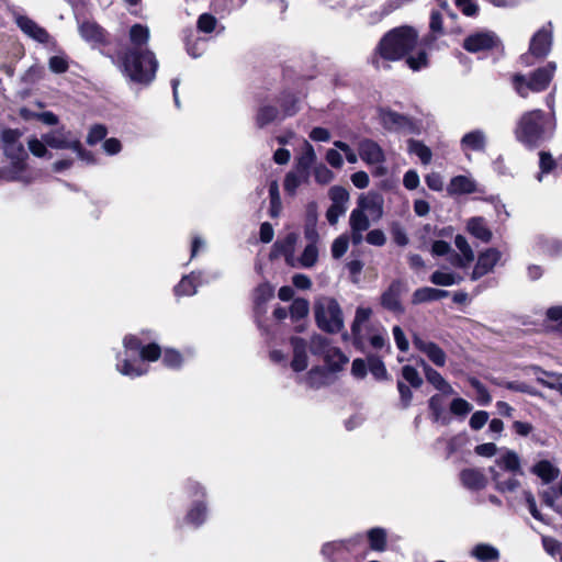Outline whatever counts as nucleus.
Returning a JSON list of instances; mask_svg holds the SVG:
<instances>
[{
    "label": "nucleus",
    "instance_id": "f257e3e1",
    "mask_svg": "<svg viewBox=\"0 0 562 562\" xmlns=\"http://www.w3.org/2000/svg\"><path fill=\"white\" fill-rule=\"evenodd\" d=\"M149 38L147 25H132L128 31L130 47L120 56L123 74L139 85L150 83L158 68L155 53L147 47Z\"/></svg>",
    "mask_w": 562,
    "mask_h": 562
},
{
    "label": "nucleus",
    "instance_id": "f03ea898",
    "mask_svg": "<svg viewBox=\"0 0 562 562\" xmlns=\"http://www.w3.org/2000/svg\"><path fill=\"white\" fill-rule=\"evenodd\" d=\"M123 346L124 353L117 356L116 370L130 378L145 374L148 367L144 364V361H156L161 355L158 345L143 346L142 341L133 335L125 336Z\"/></svg>",
    "mask_w": 562,
    "mask_h": 562
},
{
    "label": "nucleus",
    "instance_id": "7ed1b4c3",
    "mask_svg": "<svg viewBox=\"0 0 562 562\" xmlns=\"http://www.w3.org/2000/svg\"><path fill=\"white\" fill-rule=\"evenodd\" d=\"M384 213V199L374 191L362 193L357 200V206L349 216L350 239L353 245L363 240V233L368 231L371 222L380 221Z\"/></svg>",
    "mask_w": 562,
    "mask_h": 562
},
{
    "label": "nucleus",
    "instance_id": "20e7f679",
    "mask_svg": "<svg viewBox=\"0 0 562 562\" xmlns=\"http://www.w3.org/2000/svg\"><path fill=\"white\" fill-rule=\"evenodd\" d=\"M555 130V119L547 117L539 110L524 112L517 120L514 134L516 139L528 148H536L541 142L550 138Z\"/></svg>",
    "mask_w": 562,
    "mask_h": 562
},
{
    "label": "nucleus",
    "instance_id": "39448f33",
    "mask_svg": "<svg viewBox=\"0 0 562 562\" xmlns=\"http://www.w3.org/2000/svg\"><path fill=\"white\" fill-rule=\"evenodd\" d=\"M417 38V32L413 27H395L382 37L378 52L386 60H398L415 47Z\"/></svg>",
    "mask_w": 562,
    "mask_h": 562
},
{
    "label": "nucleus",
    "instance_id": "423d86ee",
    "mask_svg": "<svg viewBox=\"0 0 562 562\" xmlns=\"http://www.w3.org/2000/svg\"><path fill=\"white\" fill-rule=\"evenodd\" d=\"M557 70L554 61L539 67L530 75L515 74L512 77V85L517 94L524 99L529 97L530 92L539 93L548 89Z\"/></svg>",
    "mask_w": 562,
    "mask_h": 562
},
{
    "label": "nucleus",
    "instance_id": "0eeeda50",
    "mask_svg": "<svg viewBox=\"0 0 562 562\" xmlns=\"http://www.w3.org/2000/svg\"><path fill=\"white\" fill-rule=\"evenodd\" d=\"M314 316L319 329L337 334L345 328L342 310L334 297L321 296L314 302Z\"/></svg>",
    "mask_w": 562,
    "mask_h": 562
},
{
    "label": "nucleus",
    "instance_id": "6e6552de",
    "mask_svg": "<svg viewBox=\"0 0 562 562\" xmlns=\"http://www.w3.org/2000/svg\"><path fill=\"white\" fill-rule=\"evenodd\" d=\"M553 43V26L549 22L539 29L530 38L528 52L520 57L521 64L531 66L532 57L537 59H544L551 52Z\"/></svg>",
    "mask_w": 562,
    "mask_h": 562
},
{
    "label": "nucleus",
    "instance_id": "1a4fd4ad",
    "mask_svg": "<svg viewBox=\"0 0 562 562\" xmlns=\"http://www.w3.org/2000/svg\"><path fill=\"white\" fill-rule=\"evenodd\" d=\"M20 137L21 133L18 130H7L2 133L5 156L11 159L15 168L23 169L27 154L23 144L20 142Z\"/></svg>",
    "mask_w": 562,
    "mask_h": 562
},
{
    "label": "nucleus",
    "instance_id": "9d476101",
    "mask_svg": "<svg viewBox=\"0 0 562 562\" xmlns=\"http://www.w3.org/2000/svg\"><path fill=\"white\" fill-rule=\"evenodd\" d=\"M328 196L331 204L326 212V220L330 225H336L348 209L349 192L340 186H334L329 189Z\"/></svg>",
    "mask_w": 562,
    "mask_h": 562
},
{
    "label": "nucleus",
    "instance_id": "9b49d317",
    "mask_svg": "<svg viewBox=\"0 0 562 562\" xmlns=\"http://www.w3.org/2000/svg\"><path fill=\"white\" fill-rule=\"evenodd\" d=\"M359 157L368 165H381L385 160V155L381 146L372 139H363L358 145ZM386 169L378 166L375 175L382 176Z\"/></svg>",
    "mask_w": 562,
    "mask_h": 562
},
{
    "label": "nucleus",
    "instance_id": "f8f14e48",
    "mask_svg": "<svg viewBox=\"0 0 562 562\" xmlns=\"http://www.w3.org/2000/svg\"><path fill=\"white\" fill-rule=\"evenodd\" d=\"M379 117L380 123L389 131L414 133L416 130L414 122L409 117L390 109H381Z\"/></svg>",
    "mask_w": 562,
    "mask_h": 562
},
{
    "label": "nucleus",
    "instance_id": "ddd939ff",
    "mask_svg": "<svg viewBox=\"0 0 562 562\" xmlns=\"http://www.w3.org/2000/svg\"><path fill=\"white\" fill-rule=\"evenodd\" d=\"M499 44L498 36L492 31H480L470 34L463 41V48L470 53L492 49Z\"/></svg>",
    "mask_w": 562,
    "mask_h": 562
},
{
    "label": "nucleus",
    "instance_id": "4468645a",
    "mask_svg": "<svg viewBox=\"0 0 562 562\" xmlns=\"http://www.w3.org/2000/svg\"><path fill=\"white\" fill-rule=\"evenodd\" d=\"M502 252L496 248H487L477 256L476 263L471 273V280L476 281L491 273L499 262Z\"/></svg>",
    "mask_w": 562,
    "mask_h": 562
},
{
    "label": "nucleus",
    "instance_id": "2eb2a0df",
    "mask_svg": "<svg viewBox=\"0 0 562 562\" xmlns=\"http://www.w3.org/2000/svg\"><path fill=\"white\" fill-rule=\"evenodd\" d=\"M43 140L54 149H77L78 137L64 126L43 134Z\"/></svg>",
    "mask_w": 562,
    "mask_h": 562
},
{
    "label": "nucleus",
    "instance_id": "dca6fc26",
    "mask_svg": "<svg viewBox=\"0 0 562 562\" xmlns=\"http://www.w3.org/2000/svg\"><path fill=\"white\" fill-rule=\"evenodd\" d=\"M373 314L371 307L358 306L355 312V317L351 323V335L356 345H362L366 338L364 333H368V327L374 326L370 323Z\"/></svg>",
    "mask_w": 562,
    "mask_h": 562
},
{
    "label": "nucleus",
    "instance_id": "f3484780",
    "mask_svg": "<svg viewBox=\"0 0 562 562\" xmlns=\"http://www.w3.org/2000/svg\"><path fill=\"white\" fill-rule=\"evenodd\" d=\"M299 241V234L291 232L286 234L283 238L278 239L273 244L272 248V257H283L284 261L288 266L292 267L296 255V244Z\"/></svg>",
    "mask_w": 562,
    "mask_h": 562
},
{
    "label": "nucleus",
    "instance_id": "a211bd4d",
    "mask_svg": "<svg viewBox=\"0 0 562 562\" xmlns=\"http://www.w3.org/2000/svg\"><path fill=\"white\" fill-rule=\"evenodd\" d=\"M413 345L420 352L425 353L435 366L443 367L446 364V352L437 344L414 334Z\"/></svg>",
    "mask_w": 562,
    "mask_h": 562
},
{
    "label": "nucleus",
    "instance_id": "6ab92c4d",
    "mask_svg": "<svg viewBox=\"0 0 562 562\" xmlns=\"http://www.w3.org/2000/svg\"><path fill=\"white\" fill-rule=\"evenodd\" d=\"M404 291L405 286L402 281H393L381 295V305L389 311L402 313L404 310L401 303V295Z\"/></svg>",
    "mask_w": 562,
    "mask_h": 562
},
{
    "label": "nucleus",
    "instance_id": "aec40b11",
    "mask_svg": "<svg viewBox=\"0 0 562 562\" xmlns=\"http://www.w3.org/2000/svg\"><path fill=\"white\" fill-rule=\"evenodd\" d=\"M14 20L20 30L30 38L43 44L49 41V34L46 30L29 16L16 14Z\"/></svg>",
    "mask_w": 562,
    "mask_h": 562
},
{
    "label": "nucleus",
    "instance_id": "412c9836",
    "mask_svg": "<svg viewBox=\"0 0 562 562\" xmlns=\"http://www.w3.org/2000/svg\"><path fill=\"white\" fill-rule=\"evenodd\" d=\"M486 143V134L482 130H474L463 135L460 147L468 155L469 151H484Z\"/></svg>",
    "mask_w": 562,
    "mask_h": 562
},
{
    "label": "nucleus",
    "instance_id": "4be33fe9",
    "mask_svg": "<svg viewBox=\"0 0 562 562\" xmlns=\"http://www.w3.org/2000/svg\"><path fill=\"white\" fill-rule=\"evenodd\" d=\"M496 467L507 471L514 475H522L521 462L519 456L513 451L505 449L495 460Z\"/></svg>",
    "mask_w": 562,
    "mask_h": 562
},
{
    "label": "nucleus",
    "instance_id": "5701e85b",
    "mask_svg": "<svg viewBox=\"0 0 562 562\" xmlns=\"http://www.w3.org/2000/svg\"><path fill=\"white\" fill-rule=\"evenodd\" d=\"M79 33L91 45L102 44L106 40L105 31L93 21H83L79 25Z\"/></svg>",
    "mask_w": 562,
    "mask_h": 562
},
{
    "label": "nucleus",
    "instance_id": "b1692460",
    "mask_svg": "<svg viewBox=\"0 0 562 562\" xmlns=\"http://www.w3.org/2000/svg\"><path fill=\"white\" fill-rule=\"evenodd\" d=\"M490 473L494 483V487L501 493H513L516 492L520 486V482L514 474L505 477L504 474L495 467L490 468Z\"/></svg>",
    "mask_w": 562,
    "mask_h": 562
},
{
    "label": "nucleus",
    "instance_id": "393cba45",
    "mask_svg": "<svg viewBox=\"0 0 562 562\" xmlns=\"http://www.w3.org/2000/svg\"><path fill=\"white\" fill-rule=\"evenodd\" d=\"M467 231L476 239L483 243H490L493 238V233L487 226L484 217L474 216L467 221Z\"/></svg>",
    "mask_w": 562,
    "mask_h": 562
},
{
    "label": "nucleus",
    "instance_id": "a878e982",
    "mask_svg": "<svg viewBox=\"0 0 562 562\" xmlns=\"http://www.w3.org/2000/svg\"><path fill=\"white\" fill-rule=\"evenodd\" d=\"M291 345L293 347V359L291 361V368L296 372H301L307 368V345L304 339L299 337H293L291 339Z\"/></svg>",
    "mask_w": 562,
    "mask_h": 562
},
{
    "label": "nucleus",
    "instance_id": "bb28decb",
    "mask_svg": "<svg viewBox=\"0 0 562 562\" xmlns=\"http://www.w3.org/2000/svg\"><path fill=\"white\" fill-rule=\"evenodd\" d=\"M422 366L424 368V373L427 381L434 385L436 390L441 392L443 395H452L454 390L452 386L446 381V379L434 368L427 364L424 360H422Z\"/></svg>",
    "mask_w": 562,
    "mask_h": 562
},
{
    "label": "nucleus",
    "instance_id": "cd10ccee",
    "mask_svg": "<svg viewBox=\"0 0 562 562\" xmlns=\"http://www.w3.org/2000/svg\"><path fill=\"white\" fill-rule=\"evenodd\" d=\"M531 473L537 475L543 484H549L558 479L560 474L559 468L553 465L548 460H540L536 462L531 469Z\"/></svg>",
    "mask_w": 562,
    "mask_h": 562
},
{
    "label": "nucleus",
    "instance_id": "c85d7f7f",
    "mask_svg": "<svg viewBox=\"0 0 562 562\" xmlns=\"http://www.w3.org/2000/svg\"><path fill=\"white\" fill-rule=\"evenodd\" d=\"M476 190L473 179L467 176H457L450 180L447 191L450 195L470 194Z\"/></svg>",
    "mask_w": 562,
    "mask_h": 562
},
{
    "label": "nucleus",
    "instance_id": "c756f323",
    "mask_svg": "<svg viewBox=\"0 0 562 562\" xmlns=\"http://www.w3.org/2000/svg\"><path fill=\"white\" fill-rule=\"evenodd\" d=\"M318 247L316 244H307L300 256H296L292 268H313L318 261Z\"/></svg>",
    "mask_w": 562,
    "mask_h": 562
},
{
    "label": "nucleus",
    "instance_id": "7c9ffc66",
    "mask_svg": "<svg viewBox=\"0 0 562 562\" xmlns=\"http://www.w3.org/2000/svg\"><path fill=\"white\" fill-rule=\"evenodd\" d=\"M460 477L463 485L471 490H481L487 483L484 473L479 469H465L461 472Z\"/></svg>",
    "mask_w": 562,
    "mask_h": 562
},
{
    "label": "nucleus",
    "instance_id": "2f4dec72",
    "mask_svg": "<svg viewBox=\"0 0 562 562\" xmlns=\"http://www.w3.org/2000/svg\"><path fill=\"white\" fill-rule=\"evenodd\" d=\"M470 555L480 562L497 561L501 557L498 549L490 543L475 544L471 549Z\"/></svg>",
    "mask_w": 562,
    "mask_h": 562
},
{
    "label": "nucleus",
    "instance_id": "473e14b6",
    "mask_svg": "<svg viewBox=\"0 0 562 562\" xmlns=\"http://www.w3.org/2000/svg\"><path fill=\"white\" fill-rule=\"evenodd\" d=\"M201 273L192 272L190 276H186L181 279L178 285L175 288V292L178 296L181 295H193L196 293V288L200 284Z\"/></svg>",
    "mask_w": 562,
    "mask_h": 562
},
{
    "label": "nucleus",
    "instance_id": "72a5a7b5",
    "mask_svg": "<svg viewBox=\"0 0 562 562\" xmlns=\"http://www.w3.org/2000/svg\"><path fill=\"white\" fill-rule=\"evenodd\" d=\"M316 160V154L310 143L305 144L304 151L296 161L295 169L310 176V169Z\"/></svg>",
    "mask_w": 562,
    "mask_h": 562
},
{
    "label": "nucleus",
    "instance_id": "f704fd0d",
    "mask_svg": "<svg viewBox=\"0 0 562 562\" xmlns=\"http://www.w3.org/2000/svg\"><path fill=\"white\" fill-rule=\"evenodd\" d=\"M310 176L304 172H300L294 169L290 171L284 179V190L286 193L293 195L295 194L296 189L302 184L308 181Z\"/></svg>",
    "mask_w": 562,
    "mask_h": 562
},
{
    "label": "nucleus",
    "instance_id": "c9c22d12",
    "mask_svg": "<svg viewBox=\"0 0 562 562\" xmlns=\"http://www.w3.org/2000/svg\"><path fill=\"white\" fill-rule=\"evenodd\" d=\"M323 357L333 371L340 370L348 362V358L341 350L334 346H330Z\"/></svg>",
    "mask_w": 562,
    "mask_h": 562
},
{
    "label": "nucleus",
    "instance_id": "e433bc0d",
    "mask_svg": "<svg viewBox=\"0 0 562 562\" xmlns=\"http://www.w3.org/2000/svg\"><path fill=\"white\" fill-rule=\"evenodd\" d=\"M364 340H369L374 349H381L386 344V330L383 327L370 326L368 333H364Z\"/></svg>",
    "mask_w": 562,
    "mask_h": 562
},
{
    "label": "nucleus",
    "instance_id": "4c0bfd02",
    "mask_svg": "<svg viewBox=\"0 0 562 562\" xmlns=\"http://www.w3.org/2000/svg\"><path fill=\"white\" fill-rule=\"evenodd\" d=\"M463 280V278L453 272H445V271H435L430 281L436 285L450 286L453 284H458Z\"/></svg>",
    "mask_w": 562,
    "mask_h": 562
},
{
    "label": "nucleus",
    "instance_id": "58836bf2",
    "mask_svg": "<svg viewBox=\"0 0 562 562\" xmlns=\"http://www.w3.org/2000/svg\"><path fill=\"white\" fill-rule=\"evenodd\" d=\"M368 538L370 541V547L375 551H383L385 549L386 543V533L382 528H373L369 531Z\"/></svg>",
    "mask_w": 562,
    "mask_h": 562
},
{
    "label": "nucleus",
    "instance_id": "ea45409f",
    "mask_svg": "<svg viewBox=\"0 0 562 562\" xmlns=\"http://www.w3.org/2000/svg\"><path fill=\"white\" fill-rule=\"evenodd\" d=\"M273 296V289L268 284H261L255 292V305L257 312H265L263 305Z\"/></svg>",
    "mask_w": 562,
    "mask_h": 562
},
{
    "label": "nucleus",
    "instance_id": "a19ab883",
    "mask_svg": "<svg viewBox=\"0 0 562 562\" xmlns=\"http://www.w3.org/2000/svg\"><path fill=\"white\" fill-rule=\"evenodd\" d=\"M278 116V110L271 105L261 106L256 116V122L259 127H263L267 124L273 122Z\"/></svg>",
    "mask_w": 562,
    "mask_h": 562
},
{
    "label": "nucleus",
    "instance_id": "79ce46f5",
    "mask_svg": "<svg viewBox=\"0 0 562 562\" xmlns=\"http://www.w3.org/2000/svg\"><path fill=\"white\" fill-rule=\"evenodd\" d=\"M408 150L409 153L416 155L425 165L429 164L431 160L430 149L418 140H409Z\"/></svg>",
    "mask_w": 562,
    "mask_h": 562
},
{
    "label": "nucleus",
    "instance_id": "37998d69",
    "mask_svg": "<svg viewBox=\"0 0 562 562\" xmlns=\"http://www.w3.org/2000/svg\"><path fill=\"white\" fill-rule=\"evenodd\" d=\"M206 517V508L203 503H196L188 513L187 521L193 526H200Z\"/></svg>",
    "mask_w": 562,
    "mask_h": 562
},
{
    "label": "nucleus",
    "instance_id": "c03bdc74",
    "mask_svg": "<svg viewBox=\"0 0 562 562\" xmlns=\"http://www.w3.org/2000/svg\"><path fill=\"white\" fill-rule=\"evenodd\" d=\"M330 341L326 337L322 335H313L310 341V350L313 355H322L324 356L326 351L330 348Z\"/></svg>",
    "mask_w": 562,
    "mask_h": 562
},
{
    "label": "nucleus",
    "instance_id": "a18cd8bd",
    "mask_svg": "<svg viewBox=\"0 0 562 562\" xmlns=\"http://www.w3.org/2000/svg\"><path fill=\"white\" fill-rule=\"evenodd\" d=\"M557 164L552 155L548 151L539 153V168L540 172L537 176L538 181H542V176L549 173L555 168Z\"/></svg>",
    "mask_w": 562,
    "mask_h": 562
},
{
    "label": "nucleus",
    "instance_id": "49530a36",
    "mask_svg": "<svg viewBox=\"0 0 562 562\" xmlns=\"http://www.w3.org/2000/svg\"><path fill=\"white\" fill-rule=\"evenodd\" d=\"M368 370L378 380H384L387 376L386 368L383 361L378 357L368 358Z\"/></svg>",
    "mask_w": 562,
    "mask_h": 562
},
{
    "label": "nucleus",
    "instance_id": "de8ad7c7",
    "mask_svg": "<svg viewBox=\"0 0 562 562\" xmlns=\"http://www.w3.org/2000/svg\"><path fill=\"white\" fill-rule=\"evenodd\" d=\"M310 311L308 302L305 299H295L290 307V314L293 319L304 318Z\"/></svg>",
    "mask_w": 562,
    "mask_h": 562
},
{
    "label": "nucleus",
    "instance_id": "09e8293b",
    "mask_svg": "<svg viewBox=\"0 0 562 562\" xmlns=\"http://www.w3.org/2000/svg\"><path fill=\"white\" fill-rule=\"evenodd\" d=\"M454 245L461 255L464 256L463 260L465 262H472L474 260V251L464 236L457 235L454 238Z\"/></svg>",
    "mask_w": 562,
    "mask_h": 562
},
{
    "label": "nucleus",
    "instance_id": "8fccbe9b",
    "mask_svg": "<svg viewBox=\"0 0 562 562\" xmlns=\"http://www.w3.org/2000/svg\"><path fill=\"white\" fill-rule=\"evenodd\" d=\"M431 301H436L435 288L425 286L417 289L412 296V303L415 305Z\"/></svg>",
    "mask_w": 562,
    "mask_h": 562
},
{
    "label": "nucleus",
    "instance_id": "3c124183",
    "mask_svg": "<svg viewBox=\"0 0 562 562\" xmlns=\"http://www.w3.org/2000/svg\"><path fill=\"white\" fill-rule=\"evenodd\" d=\"M217 20L210 13H203L199 16L196 27L200 32L211 33L215 30Z\"/></svg>",
    "mask_w": 562,
    "mask_h": 562
},
{
    "label": "nucleus",
    "instance_id": "603ef678",
    "mask_svg": "<svg viewBox=\"0 0 562 562\" xmlns=\"http://www.w3.org/2000/svg\"><path fill=\"white\" fill-rule=\"evenodd\" d=\"M27 146H29L30 151L36 157H41V158L46 157V156L50 157V154L48 153V149H47V144L43 140V138L38 139L36 137H32L27 142Z\"/></svg>",
    "mask_w": 562,
    "mask_h": 562
},
{
    "label": "nucleus",
    "instance_id": "864d4df0",
    "mask_svg": "<svg viewBox=\"0 0 562 562\" xmlns=\"http://www.w3.org/2000/svg\"><path fill=\"white\" fill-rule=\"evenodd\" d=\"M402 376L413 387L417 389L423 384V379L420 378L418 371L412 366H404L402 368Z\"/></svg>",
    "mask_w": 562,
    "mask_h": 562
},
{
    "label": "nucleus",
    "instance_id": "5fc2aeb1",
    "mask_svg": "<svg viewBox=\"0 0 562 562\" xmlns=\"http://www.w3.org/2000/svg\"><path fill=\"white\" fill-rule=\"evenodd\" d=\"M445 400L443 394H435L429 398V409L434 415V419L438 422L443 413Z\"/></svg>",
    "mask_w": 562,
    "mask_h": 562
},
{
    "label": "nucleus",
    "instance_id": "6e6d98bb",
    "mask_svg": "<svg viewBox=\"0 0 562 562\" xmlns=\"http://www.w3.org/2000/svg\"><path fill=\"white\" fill-rule=\"evenodd\" d=\"M348 246H349V238L346 235H341V236L337 237L333 241V245H331L333 257L336 259L342 257L347 252Z\"/></svg>",
    "mask_w": 562,
    "mask_h": 562
},
{
    "label": "nucleus",
    "instance_id": "4d7b16f0",
    "mask_svg": "<svg viewBox=\"0 0 562 562\" xmlns=\"http://www.w3.org/2000/svg\"><path fill=\"white\" fill-rule=\"evenodd\" d=\"M48 67L55 74H64L68 70V59L63 55H56L49 58Z\"/></svg>",
    "mask_w": 562,
    "mask_h": 562
},
{
    "label": "nucleus",
    "instance_id": "13d9d810",
    "mask_svg": "<svg viewBox=\"0 0 562 562\" xmlns=\"http://www.w3.org/2000/svg\"><path fill=\"white\" fill-rule=\"evenodd\" d=\"M450 411L454 415L464 416L472 411V406L468 401L458 397L451 402Z\"/></svg>",
    "mask_w": 562,
    "mask_h": 562
},
{
    "label": "nucleus",
    "instance_id": "bf43d9fd",
    "mask_svg": "<svg viewBox=\"0 0 562 562\" xmlns=\"http://www.w3.org/2000/svg\"><path fill=\"white\" fill-rule=\"evenodd\" d=\"M162 362L166 367L176 369L181 366L182 357L178 351L168 349L162 356Z\"/></svg>",
    "mask_w": 562,
    "mask_h": 562
},
{
    "label": "nucleus",
    "instance_id": "052dcab7",
    "mask_svg": "<svg viewBox=\"0 0 562 562\" xmlns=\"http://www.w3.org/2000/svg\"><path fill=\"white\" fill-rule=\"evenodd\" d=\"M470 383L477 393V402L481 405H487L492 398L486 387L476 379H471Z\"/></svg>",
    "mask_w": 562,
    "mask_h": 562
},
{
    "label": "nucleus",
    "instance_id": "680f3d73",
    "mask_svg": "<svg viewBox=\"0 0 562 562\" xmlns=\"http://www.w3.org/2000/svg\"><path fill=\"white\" fill-rule=\"evenodd\" d=\"M314 177L318 183L327 184L334 179V173L325 165H318L314 169Z\"/></svg>",
    "mask_w": 562,
    "mask_h": 562
},
{
    "label": "nucleus",
    "instance_id": "e2e57ef3",
    "mask_svg": "<svg viewBox=\"0 0 562 562\" xmlns=\"http://www.w3.org/2000/svg\"><path fill=\"white\" fill-rule=\"evenodd\" d=\"M406 64L415 71L425 68L428 65L427 54L425 52H419L417 56H408L406 58Z\"/></svg>",
    "mask_w": 562,
    "mask_h": 562
},
{
    "label": "nucleus",
    "instance_id": "0e129e2a",
    "mask_svg": "<svg viewBox=\"0 0 562 562\" xmlns=\"http://www.w3.org/2000/svg\"><path fill=\"white\" fill-rule=\"evenodd\" d=\"M106 135V128L105 126L103 125H93L90 131H89V134L87 136V143L89 145H94L97 144L98 142L102 140Z\"/></svg>",
    "mask_w": 562,
    "mask_h": 562
},
{
    "label": "nucleus",
    "instance_id": "69168bd1",
    "mask_svg": "<svg viewBox=\"0 0 562 562\" xmlns=\"http://www.w3.org/2000/svg\"><path fill=\"white\" fill-rule=\"evenodd\" d=\"M397 390H398V393H400V400H401L402 408H407L411 405V402L413 400V392L402 381L397 382Z\"/></svg>",
    "mask_w": 562,
    "mask_h": 562
},
{
    "label": "nucleus",
    "instance_id": "338daca9",
    "mask_svg": "<svg viewBox=\"0 0 562 562\" xmlns=\"http://www.w3.org/2000/svg\"><path fill=\"white\" fill-rule=\"evenodd\" d=\"M537 380L550 389L562 391V383L560 379L554 375L543 372L540 376L537 378Z\"/></svg>",
    "mask_w": 562,
    "mask_h": 562
},
{
    "label": "nucleus",
    "instance_id": "774afa93",
    "mask_svg": "<svg viewBox=\"0 0 562 562\" xmlns=\"http://www.w3.org/2000/svg\"><path fill=\"white\" fill-rule=\"evenodd\" d=\"M488 420V414L484 411L475 412L470 418V427L474 430L481 429Z\"/></svg>",
    "mask_w": 562,
    "mask_h": 562
}]
</instances>
